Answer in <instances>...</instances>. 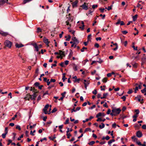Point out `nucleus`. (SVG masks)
I'll return each mask as SVG.
<instances>
[{
	"instance_id": "obj_1",
	"label": "nucleus",
	"mask_w": 146,
	"mask_h": 146,
	"mask_svg": "<svg viewBox=\"0 0 146 146\" xmlns=\"http://www.w3.org/2000/svg\"><path fill=\"white\" fill-rule=\"evenodd\" d=\"M121 111V110L119 108H113L111 110L112 112L110 113V114L112 116H115L119 114Z\"/></svg>"
},
{
	"instance_id": "obj_2",
	"label": "nucleus",
	"mask_w": 146,
	"mask_h": 146,
	"mask_svg": "<svg viewBox=\"0 0 146 146\" xmlns=\"http://www.w3.org/2000/svg\"><path fill=\"white\" fill-rule=\"evenodd\" d=\"M4 44L5 46L10 48L11 47L12 43L9 40H6L4 42Z\"/></svg>"
},
{
	"instance_id": "obj_3",
	"label": "nucleus",
	"mask_w": 146,
	"mask_h": 146,
	"mask_svg": "<svg viewBox=\"0 0 146 146\" xmlns=\"http://www.w3.org/2000/svg\"><path fill=\"white\" fill-rule=\"evenodd\" d=\"M88 3H84L82 5L80 6V7H82L83 9L86 10L88 9Z\"/></svg>"
},
{
	"instance_id": "obj_4",
	"label": "nucleus",
	"mask_w": 146,
	"mask_h": 146,
	"mask_svg": "<svg viewBox=\"0 0 146 146\" xmlns=\"http://www.w3.org/2000/svg\"><path fill=\"white\" fill-rule=\"evenodd\" d=\"M27 96H29V97L30 98L31 100H33L35 99L36 96V94L34 93L33 95H31L29 94H28Z\"/></svg>"
},
{
	"instance_id": "obj_5",
	"label": "nucleus",
	"mask_w": 146,
	"mask_h": 146,
	"mask_svg": "<svg viewBox=\"0 0 146 146\" xmlns=\"http://www.w3.org/2000/svg\"><path fill=\"white\" fill-rule=\"evenodd\" d=\"M8 0H3L0 1V5H4L5 3H7L8 4H9L8 2Z\"/></svg>"
},
{
	"instance_id": "obj_6",
	"label": "nucleus",
	"mask_w": 146,
	"mask_h": 146,
	"mask_svg": "<svg viewBox=\"0 0 146 146\" xmlns=\"http://www.w3.org/2000/svg\"><path fill=\"white\" fill-rule=\"evenodd\" d=\"M0 34L3 36H6L9 35L8 33L7 32H5L1 31H0Z\"/></svg>"
},
{
	"instance_id": "obj_7",
	"label": "nucleus",
	"mask_w": 146,
	"mask_h": 146,
	"mask_svg": "<svg viewBox=\"0 0 146 146\" xmlns=\"http://www.w3.org/2000/svg\"><path fill=\"white\" fill-rule=\"evenodd\" d=\"M136 136L140 138L142 137V133L140 131H138L136 133Z\"/></svg>"
},
{
	"instance_id": "obj_8",
	"label": "nucleus",
	"mask_w": 146,
	"mask_h": 146,
	"mask_svg": "<svg viewBox=\"0 0 146 146\" xmlns=\"http://www.w3.org/2000/svg\"><path fill=\"white\" fill-rule=\"evenodd\" d=\"M78 2V0H76L75 1H74V2H73L72 3V7H77Z\"/></svg>"
},
{
	"instance_id": "obj_9",
	"label": "nucleus",
	"mask_w": 146,
	"mask_h": 146,
	"mask_svg": "<svg viewBox=\"0 0 146 146\" xmlns=\"http://www.w3.org/2000/svg\"><path fill=\"white\" fill-rule=\"evenodd\" d=\"M72 40L74 42H75V43H76L77 44H78L79 42L78 40L75 36H73L72 38Z\"/></svg>"
},
{
	"instance_id": "obj_10",
	"label": "nucleus",
	"mask_w": 146,
	"mask_h": 146,
	"mask_svg": "<svg viewBox=\"0 0 146 146\" xmlns=\"http://www.w3.org/2000/svg\"><path fill=\"white\" fill-rule=\"evenodd\" d=\"M69 128H67V130L66 131V135H67V138L68 139H69L70 138V137L71 136V135L70 133H68L69 132Z\"/></svg>"
},
{
	"instance_id": "obj_11",
	"label": "nucleus",
	"mask_w": 146,
	"mask_h": 146,
	"mask_svg": "<svg viewBox=\"0 0 146 146\" xmlns=\"http://www.w3.org/2000/svg\"><path fill=\"white\" fill-rule=\"evenodd\" d=\"M24 45L21 44H18V43H16L15 44L16 47L18 48L22 47Z\"/></svg>"
},
{
	"instance_id": "obj_12",
	"label": "nucleus",
	"mask_w": 146,
	"mask_h": 146,
	"mask_svg": "<svg viewBox=\"0 0 146 146\" xmlns=\"http://www.w3.org/2000/svg\"><path fill=\"white\" fill-rule=\"evenodd\" d=\"M108 95V93H104L103 94V96L101 97L100 98L101 99H103L104 98H106L107 96Z\"/></svg>"
},
{
	"instance_id": "obj_13",
	"label": "nucleus",
	"mask_w": 146,
	"mask_h": 146,
	"mask_svg": "<svg viewBox=\"0 0 146 146\" xmlns=\"http://www.w3.org/2000/svg\"><path fill=\"white\" fill-rule=\"evenodd\" d=\"M73 67L74 70L75 71H76L77 70V66L75 64H73Z\"/></svg>"
},
{
	"instance_id": "obj_14",
	"label": "nucleus",
	"mask_w": 146,
	"mask_h": 146,
	"mask_svg": "<svg viewBox=\"0 0 146 146\" xmlns=\"http://www.w3.org/2000/svg\"><path fill=\"white\" fill-rule=\"evenodd\" d=\"M52 106L51 105H50V108H48L49 110H47L46 111V114H49L51 113V111H50L51 110V107Z\"/></svg>"
},
{
	"instance_id": "obj_15",
	"label": "nucleus",
	"mask_w": 146,
	"mask_h": 146,
	"mask_svg": "<svg viewBox=\"0 0 146 146\" xmlns=\"http://www.w3.org/2000/svg\"><path fill=\"white\" fill-rule=\"evenodd\" d=\"M120 118L119 119H120L121 118H122V119H124V118H126L127 117V115H124L120 114L119 115Z\"/></svg>"
},
{
	"instance_id": "obj_16",
	"label": "nucleus",
	"mask_w": 146,
	"mask_h": 146,
	"mask_svg": "<svg viewBox=\"0 0 146 146\" xmlns=\"http://www.w3.org/2000/svg\"><path fill=\"white\" fill-rule=\"evenodd\" d=\"M84 84L85 86V87L86 89H87V87L88 85L89 84V81H87L86 82H84Z\"/></svg>"
},
{
	"instance_id": "obj_17",
	"label": "nucleus",
	"mask_w": 146,
	"mask_h": 146,
	"mask_svg": "<svg viewBox=\"0 0 146 146\" xmlns=\"http://www.w3.org/2000/svg\"><path fill=\"white\" fill-rule=\"evenodd\" d=\"M142 93L144 94V95L146 96V88H144V89L141 90Z\"/></svg>"
},
{
	"instance_id": "obj_18",
	"label": "nucleus",
	"mask_w": 146,
	"mask_h": 146,
	"mask_svg": "<svg viewBox=\"0 0 146 146\" xmlns=\"http://www.w3.org/2000/svg\"><path fill=\"white\" fill-rule=\"evenodd\" d=\"M141 96L140 95H138L137 97H135V99H137L139 102H141Z\"/></svg>"
},
{
	"instance_id": "obj_19",
	"label": "nucleus",
	"mask_w": 146,
	"mask_h": 146,
	"mask_svg": "<svg viewBox=\"0 0 146 146\" xmlns=\"http://www.w3.org/2000/svg\"><path fill=\"white\" fill-rule=\"evenodd\" d=\"M137 15L136 14L133 17V21H135L136 20L137 17Z\"/></svg>"
},
{
	"instance_id": "obj_20",
	"label": "nucleus",
	"mask_w": 146,
	"mask_h": 146,
	"mask_svg": "<svg viewBox=\"0 0 146 146\" xmlns=\"http://www.w3.org/2000/svg\"><path fill=\"white\" fill-rule=\"evenodd\" d=\"M42 31H44V30L43 29H41L40 28H38L37 29V32L39 33L40 32H41Z\"/></svg>"
},
{
	"instance_id": "obj_21",
	"label": "nucleus",
	"mask_w": 146,
	"mask_h": 146,
	"mask_svg": "<svg viewBox=\"0 0 146 146\" xmlns=\"http://www.w3.org/2000/svg\"><path fill=\"white\" fill-rule=\"evenodd\" d=\"M132 48H133L134 50H137V46L136 48L135 47V46H134V42L132 43Z\"/></svg>"
},
{
	"instance_id": "obj_22",
	"label": "nucleus",
	"mask_w": 146,
	"mask_h": 146,
	"mask_svg": "<svg viewBox=\"0 0 146 146\" xmlns=\"http://www.w3.org/2000/svg\"><path fill=\"white\" fill-rule=\"evenodd\" d=\"M101 124L102 125H100L99 126V127L100 129H102L104 127H105V124L103 123H102Z\"/></svg>"
},
{
	"instance_id": "obj_23",
	"label": "nucleus",
	"mask_w": 146,
	"mask_h": 146,
	"mask_svg": "<svg viewBox=\"0 0 146 146\" xmlns=\"http://www.w3.org/2000/svg\"><path fill=\"white\" fill-rule=\"evenodd\" d=\"M34 46L36 49V51H38V47L36 44L34 45Z\"/></svg>"
},
{
	"instance_id": "obj_24",
	"label": "nucleus",
	"mask_w": 146,
	"mask_h": 146,
	"mask_svg": "<svg viewBox=\"0 0 146 146\" xmlns=\"http://www.w3.org/2000/svg\"><path fill=\"white\" fill-rule=\"evenodd\" d=\"M69 118L66 119L65 122L64 123L65 124H68L69 123Z\"/></svg>"
},
{
	"instance_id": "obj_25",
	"label": "nucleus",
	"mask_w": 146,
	"mask_h": 146,
	"mask_svg": "<svg viewBox=\"0 0 146 146\" xmlns=\"http://www.w3.org/2000/svg\"><path fill=\"white\" fill-rule=\"evenodd\" d=\"M60 56H61L62 58V56L64 57L65 56V52L64 51H62L61 53L60 54Z\"/></svg>"
},
{
	"instance_id": "obj_26",
	"label": "nucleus",
	"mask_w": 146,
	"mask_h": 146,
	"mask_svg": "<svg viewBox=\"0 0 146 146\" xmlns=\"http://www.w3.org/2000/svg\"><path fill=\"white\" fill-rule=\"evenodd\" d=\"M91 131V129L89 128H86L85 130V131H84V132H85L87 131Z\"/></svg>"
},
{
	"instance_id": "obj_27",
	"label": "nucleus",
	"mask_w": 146,
	"mask_h": 146,
	"mask_svg": "<svg viewBox=\"0 0 146 146\" xmlns=\"http://www.w3.org/2000/svg\"><path fill=\"white\" fill-rule=\"evenodd\" d=\"M31 0H24L23 3V4H25V3L30 1Z\"/></svg>"
},
{
	"instance_id": "obj_28",
	"label": "nucleus",
	"mask_w": 146,
	"mask_h": 146,
	"mask_svg": "<svg viewBox=\"0 0 146 146\" xmlns=\"http://www.w3.org/2000/svg\"><path fill=\"white\" fill-rule=\"evenodd\" d=\"M81 79L80 78H77L76 80H75L74 82H77L78 83H79V81Z\"/></svg>"
},
{
	"instance_id": "obj_29",
	"label": "nucleus",
	"mask_w": 146,
	"mask_h": 146,
	"mask_svg": "<svg viewBox=\"0 0 146 146\" xmlns=\"http://www.w3.org/2000/svg\"><path fill=\"white\" fill-rule=\"evenodd\" d=\"M102 113L101 112H100L96 115V117H99L102 116Z\"/></svg>"
},
{
	"instance_id": "obj_30",
	"label": "nucleus",
	"mask_w": 146,
	"mask_h": 146,
	"mask_svg": "<svg viewBox=\"0 0 146 146\" xmlns=\"http://www.w3.org/2000/svg\"><path fill=\"white\" fill-rule=\"evenodd\" d=\"M115 140L114 139L110 140L108 142V144H111L112 142H114Z\"/></svg>"
},
{
	"instance_id": "obj_31",
	"label": "nucleus",
	"mask_w": 146,
	"mask_h": 146,
	"mask_svg": "<svg viewBox=\"0 0 146 146\" xmlns=\"http://www.w3.org/2000/svg\"><path fill=\"white\" fill-rule=\"evenodd\" d=\"M95 143V142L94 141H92L89 143H88V144L90 145H92L94 144Z\"/></svg>"
},
{
	"instance_id": "obj_32",
	"label": "nucleus",
	"mask_w": 146,
	"mask_h": 146,
	"mask_svg": "<svg viewBox=\"0 0 146 146\" xmlns=\"http://www.w3.org/2000/svg\"><path fill=\"white\" fill-rule=\"evenodd\" d=\"M73 52L72 50H70V52L69 54V56L71 57L72 56Z\"/></svg>"
},
{
	"instance_id": "obj_33",
	"label": "nucleus",
	"mask_w": 146,
	"mask_h": 146,
	"mask_svg": "<svg viewBox=\"0 0 146 146\" xmlns=\"http://www.w3.org/2000/svg\"><path fill=\"white\" fill-rule=\"evenodd\" d=\"M131 139H134V141H137V138L135 137V136H132L131 137Z\"/></svg>"
},
{
	"instance_id": "obj_34",
	"label": "nucleus",
	"mask_w": 146,
	"mask_h": 146,
	"mask_svg": "<svg viewBox=\"0 0 146 146\" xmlns=\"http://www.w3.org/2000/svg\"><path fill=\"white\" fill-rule=\"evenodd\" d=\"M46 82L47 83V85L49 86L50 85L51 82L50 81H49V79H47L46 78Z\"/></svg>"
},
{
	"instance_id": "obj_35",
	"label": "nucleus",
	"mask_w": 146,
	"mask_h": 146,
	"mask_svg": "<svg viewBox=\"0 0 146 146\" xmlns=\"http://www.w3.org/2000/svg\"><path fill=\"white\" fill-rule=\"evenodd\" d=\"M7 134V132H6V133H3L2 135V138H5L6 137V135Z\"/></svg>"
},
{
	"instance_id": "obj_36",
	"label": "nucleus",
	"mask_w": 146,
	"mask_h": 146,
	"mask_svg": "<svg viewBox=\"0 0 146 146\" xmlns=\"http://www.w3.org/2000/svg\"><path fill=\"white\" fill-rule=\"evenodd\" d=\"M135 112H136L135 114L137 115L139 113V111L138 109L135 110Z\"/></svg>"
},
{
	"instance_id": "obj_37",
	"label": "nucleus",
	"mask_w": 146,
	"mask_h": 146,
	"mask_svg": "<svg viewBox=\"0 0 146 146\" xmlns=\"http://www.w3.org/2000/svg\"><path fill=\"white\" fill-rule=\"evenodd\" d=\"M107 78H104L102 80V82L104 83H106L107 82Z\"/></svg>"
},
{
	"instance_id": "obj_38",
	"label": "nucleus",
	"mask_w": 146,
	"mask_h": 146,
	"mask_svg": "<svg viewBox=\"0 0 146 146\" xmlns=\"http://www.w3.org/2000/svg\"><path fill=\"white\" fill-rule=\"evenodd\" d=\"M87 49V48L85 47L84 46L81 49V51L82 52H84V49L86 50Z\"/></svg>"
},
{
	"instance_id": "obj_39",
	"label": "nucleus",
	"mask_w": 146,
	"mask_h": 146,
	"mask_svg": "<svg viewBox=\"0 0 146 146\" xmlns=\"http://www.w3.org/2000/svg\"><path fill=\"white\" fill-rule=\"evenodd\" d=\"M99 10H100V12L102 13H103L104 12V10H105L104 8H100L99 9Z\"/></svg>"
},
{
	"instance_id": "obj_40",
	"label": "nucleus",
	"mask_w": 146,
	"mask_h": 146,
	"mask_svg": "<svg viewBox=\"0 0 146 146\" xmlns=\"http://www.w3.org/2000/svg\"><path fill=\"white\" fill-rule=\"evenodd\" d=\"M57 110L56 108H54L51 111V113H53L56 112Z\"/></svg>"
},
{
	"instance_id": "obj_41",
	"label": "nucleus",
	"mask_w": 146,
	"mask_h": 146,
	"mask_svg": "<svg viewBox=\"0 0 146 146\" xmlns=\"http://www.w3.org/2000/svg\"><path fill=\"white\" fill-rule=\"evenodd\" d=\"M39 83L38 82H36L34 84V85L36 87H38Z\"/></svg>"
},
{
	"instance_id": "obj_42",
	"label": "nucleus",
	"mask_w": 146,
	"mask_h": 146,
	"mask_svg": "<svg viewBox=\"0 0 146 146\" xmlns=\"http://www.w3.org/2000/svg\"><path fill=\"white\" fill-rule=\"evenodd\" d=\"M97 91L95 89L93 91H92V93L93 94L96 95L97 94Z\"/></svg>"
},
{
	"instance_id": "obj_43",
	"label": "nucleus",
	"mask_w": 146,
	"mask_h": 146,
	"mask_svg": "<svg viewBox=\"0 0 146 146\" xmlns=\"http://www.w3.org/2000/svg\"><path fill=\"white\" fill-rule=\"evenodd\" d=\"M81 23H82V30H83L84 29V27L85 26L84 25V23L83 22V21H82L81 22Z\"/></svg>"
},
{
	"instance_id": "obj_44",
	"label": "nucleus",
	"mask_w": 146,
	"mask_h": 146,
	"mask_svg": "<svg viewBox=\"0 0 146 146\" xmlns=\"http://www.w3.org/2000/svg\"><path fill=\"white\" fill-rule=\"evenodd\" d=\"M116 126L117 125L115 123H113L112 125V127L114 128H115Z\"/></svg>"
},
{
	"instance_id": "obj_45",
	"label": "nucleus",
	"mask_w": 146,
	"mask_h": 146,
	"mask_svg": "<svg viewBox=\"0 0 146 146\" xmlns=\"http://www.w3.org/2000/svg\"><path fill=\"white\" fill-rule=\"evenodd\" d=\"M49 42L48 41V39L46 38V47H47L49 46L48 44Z\"/></svg>"
},
{
	"instance_id": "obj_46",
	"label": "nucleus",
	"mask_w": 146,
	"mask_h": 146,
	"mask_svg": "<svg viewBox=\"0 0 146 146\" xmlns=\"http://www.w3.org/2000/svg\"><path fill=\"white\" fill-rule=\"evenodd\" d=\"M133 92V90L132 89H129L128 92H127V93L129 94H130L132 93Z\"/></svg>"
},
{
	"instance_id": "obj_47",
	"label": "nucleus",
	"mask_w": 146,
	"mask_h": 146,
	"mask_svg": "<svg viewBox=\"0 0 146 146\" xmlns=\"http://www.w3.org/2000/svg\"><path fill=\"white\" fill-rule=\"evenodd\" d=\"M98 7L97 5H93L92 6V8L93 9L97 8Z\"/></svg>"
},
{
	"instance_id": "obj_48",
	"label": "nucleus",
	"mask_w": 146,
	"mask_h": 146,
	"mask_svg": "<svg viewBox=\"0 0 146 146\" xmlns=\"http://www.w3.org/2000/svg\"><path fill=\"white\" fill-rule=\"evenodd\" d=\"M121 98L123 100V101H125V100L126 98L125 96H123L122 97H121Z\"/></svg>"
},
{
	"instance_id": "obj_49",
	"label": "nucleus",
	"mask_w": 146,
	"mask_h": 146,
	"mask_svg": "<svg viewBox=\"0 0 146 146\" xmlns=\"http://www.w3.org/2000/svg\"><path fill=\"white\" fill-rule=\"evenodd\" d=\"M91 36V35L90 34L87 37V40H88V41H89L90 40V38Z\"/></svg>"
},
{
	"instance_id": "obj_50",
	"label": "nucleus",
	"mask_w": 146,
	"mask_h": 146,
	"mask_svg": "<svg viewBox=\"0 0 146 146\" xmlns=\"http://www.w3.org/2000/svg\"><path fill=\"white\" fill-rule=\"evenodd\" d=\"M16 129H18L19 130H21V128L20 126L19 125H17L16 127Z\"/></svg>"
},
{
	"instance_id": "obj_51",
	"label": "nucleus",
	"mask_w": 146,
	"mask_h": 146,
	"mask_svg": "<svg viewBox=\"0 0 146 146\" xmlns=\"http://www.w3.org/2000/svg\"><path fill=\"white\" fill-rule=\"evenodd\" d=\"M67 78H65V76H63L62 80H63V82H64L65 80L67 79Z\"/></svg>"
},
{
	"instance_id": "obj_52",
	"label": "nucleus",
	"mask_w": 146,
	"mask_h": 146,
	"mask_svg": "<svg viewBox=\"0 0 146 146\" xmlns=\"http://www.w3.org/2000/svg\"><path fill=\"white\" fill-rule=\"evenodd\" d=\"M66 16L67 18L68 19V20L67 21H70L71 19V16L68 17L67 15H66Z\"/></svg>"
},
{
	"instance_id": "obj_53",
	"label": "nucleus",
	"mask_w": 146,
	"mask_h": 146,
	"mask_svg": "<svg viewBox=\"0 0 146 146\" xmlns=\"http://www.w3.org/2000/svg\"><path fill=\"white\" fill-rule=\"evenodd\" d=\"M111 110L110 109H109L108 110L106 113L107 114H110V112H111Z\"/></svg>"
},
{
	"instance_id": "obj_54",
	"label": "nucleus",
	"mask_w": 146,
	"mask_h": 146,
	"mask_svg": "<svg viewBox=\"0 0 146 146\" xmlns=\"http://www.w3.org/2000/svg\"><path fill=\"white\" fill-rule=\"evenodd\" d=\"M94 46L95 47H96L97 48H98L99 46V45L97 43H96L94 44Z\"/></svg>"
},
{
	"instance_id": "obj_55",
	"label": "nucleus",
	"mask_w": 146,
	"mask_h": 146,
	"mask_svg": "<svg viewBox=\"0 0 146 146\" xmlns=\"http://www.w3.org/2000/svg\"><path fill=\"white\" fill-rule=\"evenodd\" d=\"M69 21H66V23L67 25H69L70 26H71V24H69Z\"/></svg>"
},
{
	"instance_id": "obj_56",
	"label": "nucleus",
	"mask_w": 146,
	"mask_h": 146,
	"mask_svg": "<svg viewBox=\"0 0 146 146\" xmlns=\"http://www.w3.org/2000/svg\"><path fill=\"white\" fill-rule=\"evenodd\" d=\"M122 33H123V34L124 35H125L127 33H128V32L126 31H122Z\"/></svg>"
},
{
	"instance_id": "obj_57",
	"label": "nucleus",
	"mask_w": 146,
	"mask_h": 146,
	"mask_svg": "<svg viewBox=\"0 0 146 146\" xmlns=\"http://www.w3.org/2000/svg\"><path fill=\"white\" fill-rule=\"evenodd\" d=\"M142 129H146V125H143L142 126Z\"/></svg>"
},
{
	"instance_id": "obj_58",
	"label": "nucleus",
	"mask_w": 146,
	"mask_h": 146,
	"mask_svg": "<svg viewBox=\"0 0 146 146\" xmlns=\"http://www.w3.org/2000/svg\"><path fill=\"white\" fill-rule=\"evenodd\" d=\"M23 137V135H21L19 137H18V138L17 140L19 141L21 140V138H22Z\"/></svg>"
},
{
	"instance_id": "obj_59",
	"label": "nucleus",
	"mask_w": 146,
	"mask_h": 146,
	"mask_svg": "<svg viewBox=\"0 0 146 146\" xmlns=\"http://www.w3.org/2000/svg\"><path fill=\"white\" fill-rule=\"evenodd\" d=\"M60 66L62 67H64V63L63 62H61V63L60 64Z\"/></svg>"
},
{
	"instance_id": "obj_60",
	"label": "nucleus",
	"mask_w": 146,
	"mask_h": 146,
	"mask_svg": "<svg viewBox=\"0 0 146 146\" xmlns=\"http://www.w3.org/2000/svg\"><path fill=\"white\" fill-rule=\"evenodd\" d=\"M107 9L109 11V10L111 9L112 8H111V7L110 6H108V8H107V7H106L105 9Z\"/></svg>"
},
{
	"instance_id": "obj_61",
	"label": "nucleus",
	"mask_w": 146,
	"mask_h": 146,
	"mask_svg": "<svg viewBox=\"0 0 146 146\" xmlns=\"http://www.w3.org/2000/svg\"><path fill=\"white\" fill-rule=\"evenodd\" d=\"M66 92H64L63 93L61 94V95L62 96V97H63V98H64L65 97V95L66 94Z\"/></svg>"
},
{
	"instance_id": "obj_62",
	"label": "nucleus",
	"mask_w": 146,
	"mask_h": 146,
	"mask_svg": "<svg viewBox=\"0 0 146 146\" xmlns=\"http://www.w3.org/2000/svg\"><path fill=\"white\" fill-rule=\"evenodd\" d=\"M50 106L49 104H46V111L48 110V108H50Z\"/></svg>"
},
{
	"instance_id": "obj_63",
	"label": "nucleus",
	"mask_w": 146,
	"mask_h": 146,
	"mask_svg": "<svg viewBox=\"0 0 146 146\" xmlns=\"http://www.w3.org/2000/svg\"><path fill=\"white\" fill-rule=\"evenodd\" d=\"M126 109V108L125 106H123L122 108V111H124Z\"/></svg>"
},
{
	"instance_id": "obj_64",
	"label": "nucleus",
	"mask_w": 146,
	"mask_h": 146,
	"mask_svg": "<svg viewBox=\"0 0 146 146\" xmlns=\"http://www.w3.org/2000/svg\"><path fill=\"white\" fill-rule=\"evenodd\" d=\"M50 81L51 82H56V80L55 79H51Z\"/></svg>"
}]
</instances>
